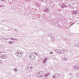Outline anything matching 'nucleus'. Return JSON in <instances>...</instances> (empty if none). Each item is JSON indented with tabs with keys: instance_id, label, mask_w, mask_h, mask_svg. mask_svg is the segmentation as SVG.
Here are the masks:
<instances>
[{
	"instance_id": "obj_28",
	"label": "nucleus",
	"mask_w": 79,
	"mask_h": 79,
	"mask_svg": "<svg viewBox=\"0 0 79 79\" xmlns=\"http://www.w3.org/2000/svg\"><path fill=\"white\" fill-rule=\"evenodd\" d=\"M73 23H72V24H71V25H73Z\"/></svg>"
},
{
	"instance_id": "obj_27",
	"label": "nucleus",
	"mask_w": 79,
	"mask_h": 79,
	"mask_svg": "<svg viewBox=\"0 0 79 79\" xmlns=\"http://www.w3.org/2000/svg\"><path fill=\"white\" fill-rule=\"evenodd\" d=\"M12 39H13V40H14V38H12Z\"/></svg>"
},
{
	"instance_id": "obj_8",
	"label": "nucleus",
	"mask_w": 79,
	"mask_h": 79,
	"mask_svg": "<svg viewBox=\"0 0 79 79\" xmlns=\"http://www.w3.org/2000/svg\"><path fill=\"white\" fill-rule=\"evenodd\" d=\"M73 68L74 69H76V70L79 69L78 65H75L73 67Z\"/></svg>"
},
{
	"instance_id": "obj_1",
	"label": "nucleus",
	"mask_w": 79,
	"mask_h": 79,
	"mask_svg": "<svg viewBox=\"0 0 79 79\" xmlns=\"http://www.w3.org/2000/svg\"><path fill=\"white\" fill-rule=\"evenodd\" d=\"M16 56H19V57H22L23 56V52L20 51H17L16 53Z\"/></svg>"
},
{
	"instance_id": "obj_23",
	"label": "nucleus",
	"mask_w": 79,
	"mask_h": 79,
	"mask_svg": "<svg viewBox=\"0 0 79 79\" xmlns=\"http://www.w3.org/2000/svg\"><path fill=\"white\" fill-rule=\"evenodd\" d=\"M2 5H0V7H2Z\"/></svg>"
},
{
	"instance_id": "obj_12",
	"label": "nucleus",
	"mask_w": 79,
	"mask_h": 79,
	"mask_svg": "<svg viewBox=\"0 0 79 79\" xmlns=\"http://www.w3.org/2000/svg\"><path fill=\"white\" fill-rule=\"evenodd\" d=\"M52 37V39H51V40L52 41H54V38L53 37Z\"/></svg>"
},
{
	"instance_id": "obj_30",
	"label": "nucleus",
	"mask_w": 79,
	"mask_h": 79,
	"mask_svg": "<svg viewBox=\"0 0 79 79\" xmlns=\"http://www.w3.org/2000/svg\"><path fill=\"white\" fill-rule=\"evenodd\" d=\"M42 0V1H44V0Z\"/></svg>"
},
{
	"instance_id": "obj_6",
	"label": "nucleus",
	"mask_w": 79,
	"mask_h": 79,
	"mask_svg": "<svg viewBox=\"0 0 79 79\" xmlns=\"http://www.w3.org/2000/svg\"><path fill=\"white\" fill-rule=\"evenodd\" d=\"M72 15H76L77 13V11H75L74 10H73L71 11Z\"/></svg>"
},
{
	"instance_id": "obj_22",
	"label": "nucleus",
	"mask_w": 79,
	"mask_h": 79,
	"mask_svg": "<svg viewBox=\"0 0 79 79\" xmlns=\"http://www.w3.org/2000/svg\"><path fill=\"white\" fill-rule=\"evenodd\" d=\"M2 2H3V1H5V0H1Z\"/></svg>"
},
{
	"instance_id": "obj_18",
	"label": "nucleus",
	"mask_w": 79,
	"mask_h": 79,
	"mask_svg": "<svg viewBox=\"0 0 79 79\" xmlns=\"http://www.w3.org/2000/svg\"><path fill=\"white\" fill-rule=\"evenodd\" d=\"M9 44H13V42L12 41H10L9 43Z\"/></svg>"
},
{
	"instance_id": "obj_13",
	"label": "nucleus",
	"mask_w": 79,
	"mask_h": 79,
	"mask_svg": "<svg viewBox=\"0 0 79 79\" xmlns=\"http://www.w3.org/2000/svg\"><path fill=\"white\" fill-rule=\"evenodd\" d=\"M62 60H67V58L64 57L62 58Z\"/></svg>"
},
{
	"instance_id": "obj_31",
	"label": "nucleus",
	"mask_w": 79,
	"mask_h": 79,
	"mask_svg": "<svg viewBox=\"0 0 79 79\" xmlns=\"http://www.w3.org/2000/svg\"><path fill=\"white\" fill-rule=\"evenodd\" d=\"M78 15H79V12L78 13Z\"/></svg>"
},
{
	"instance_id": "obj_20",
	"label": "nucleus",
	"mask_w": 79,
	"mask_h": 79,
	"mask_svg": "<svg viewBox=\"0 0 79 79\" xmlns=\"http://www.w3.org/2000/svg\"><path fill=\"white\" fill-rule=\"evenodd\" d=\"M57 52H61V50H58Z\"/></svg>"
},
{
	"instance_id": "obj_11",
	"label": "nucleus",
	"mask_w": 79,
	"mask_h": 79,
	"mask_svg": "<svg viewBox=\"0 0 79 79\" xmlns=\"http://www.w3.org/2000/svg\"><path fill=\"white\" fill-rule=\"evenodd\" d=\"M64 3L65 4H67V3H69V1H68V0H65L64 1Z\"/></svg>"
},
{
	"instance_id": "obj_3",
	"label": "nucleus",
	"mask_w": 79,
	"mask_h": 79,
	"mask_svg": "<svg viewBox=\"0 0 79 79\" xmlns=\"http://www.w3.org/2000/svg\"><path fill=\"white\" fill-rule=\"evenodd\" d=\"M42 73V71H40L38 72H37L36 74V76L37 77H40V74Z\"/></svg>"
},
{
	"instance_id": "obj_7",
	"label": "nucleus",
	"mask_w": 79,
	"mask_h": 79,
	"mask_svg": "<svg viewBox=\"0 0 79 79\" xmlns=\"http://www.w3.org/2000/svg\"><path fill=\"white\" fill-rule=\"evenodd\" d=\"M61 6H62V8H64L65 7V8H66L67 6L64 3H62V4H61Z\"/></svg>"
},
{
	"instance_id": "obj_9",
	"label": "nucleus",
	"mask_w": 79,
	"mask_h": 79,
	"mask_svg": "<svg viewBox=\"0 0 79 79\" xmlns=\"http://www.w3.org/2000/svg\"><path fill=\"white\" fill-rule=\"evenodd\" d=\"M32 68H32V66H28V69H29V71H32Z\"/></svg>"
},
{
	"instance_id": "obj_2",
	"label": "nucleus",
	"mask_w": 79,
	"mask_h": 79,
	"mask_svg": "<svg viewBox=\"0 0 79 79\" xmlns=\"http://www.w3.org/2000/svg\"><path fill=\"white\" fill-rule=\"evenodd\" d=\"M29 58L31 60H34L35 58V56L32 53H31L30 55L29 56Z\"/></svg>"
},
{
	"instance_id": "obj_19",
	"label": "nucleus",
	"mask_w": 79,
	"mask_h": 79,
	"mask_svg": "<svg viewBox=\"0 0 79 79\" xmlns=\"http://www.w3.org/2000/svg\"><path fill=\"white\" fill-rule=\"evenodd\" d=\"M79 44H76V47H79Z\"/></svg>"
},
{
	"instance_id": "obj_14",
	"label": "nucleus",
	"mask_w": 79,
	"mask_h": 79,
	"mask_svg": "<svg viewBox=\"0 0 79 79\" xmlns=\"http://www.w3.org/2000/svg\"><path fill=\"white\" fill-rule=\"evenodd\" d=\"M48 35V36H49V37H52V34H49Z\"/></svg>"
},
{
	"instance_id": "obj_21",
	"label": "nucleus",
	"mask_w": 79,
	"mask_h": 79,
	"mask_svg": "<svg viewBox=\"0 0 79 79\" xmlns=\"http://www.w3.org/2000/svg\"><path fill=\"white\" fill-rule=\"evenodd\" d=\"M55 76L53 75V78H55Z\"/></svg>"
},
{
	"instance_id": "obj_17",
	"label": "nucleus",
	"mask_w": 79,
	"mask_h": 79,
	"mask_svg": "<svg viewBox=\"0 0 79 79\" xmlns=\"http://www.w3.org/2000/svg\"><path fill=\"white\" fill-rule=\"evenodd\" d=\"M45 12H48V9L46 8V10H45Z\"/></svg>"
},
{
	"instance_id": "obj_26",
	"label": "nucleus",
	"mask_w": 79,
	"mask_h": 79,
	"mask_svg": "<svg viewBox=\"0 0 79 79\" xmlns=\"http://www.w3.org/2000/svg\"><path fill=\"white\" fill-rule=\"evenodd\" d=\"M26 1H29L30 0H25Z\"/></svg>"
},
{
	"instance_id": "obj_16",
	"label": "nucleus",
	"mask_w": 79,
	"mask_h": 79,
	"mask_svg": "<svg viewBox=\"0 0 79 79\" xmlns=\"http://www.w3.org/2000/svg\"><path fill=\"white\" fill-rule=\"evenodd\" d=\"M14 71H16V72H17L18 71V69H14Z\"/></svg>"
},
{
	"instance_id": "obj_5",
	"label": "nucleus",
	"mask_w": 79,
	"mask_h": 79,
	"mask_svg": "<svg viewBox=\"0 0 79 79\" xmlns=\"http://www.w3.org/2000/svg\"><path fill=\"white\" fill-rule=\"evenodd\" d=\"M48 59L47 58H44L43 60L42 63L43 64H44L46 63V62H47V61Z\"/></svg>"
},
{
	"instance_id": "obj_32",
	"label": "nucleus",
	"mask_w": 79,
	"mask_h": 79,
	"mask_svg": "<svg viewBox=\"0 0 79 79\" xmlns=\"http://www.w3.org/2000/svg\"><path fill=\"white\" fill-rule=\"evenodd\" d=\"M78 69H79V66H78Z\"/></svg>"
},
{
	"instance_id": "obj_29",
	"label": "nucleus",
	"mask_w": 79,
	"mask_h": 79,
	"mask_svg": "<svg viewBox=\"0 0 79 79\" xmlns=\"http://www.w3.org/2000/svg\"><path fill=\"white\" fill-rule=\"evenodd\" d=\"M15 31H17V30H15Z\"/></svg>"
},
{
	"instance_id": "obj_10",
	"label": "nucleus",
	"mask_w": 79,
	"mask_h": 79,
	"mask_svg": "<svg viewBox=\"0 0 79 79\" xmlns=\"http://www.w3.org/2000/svg\"><path fill=\"white\" fill-rule=\"evenodd\" d=\"M44 76V73H43V72H42V73H41L40 74V77H42Z\"/></svg>"
},
{
	"instance_id": "obj_25",
	"label": "nucleus",
	"mask_w": 79,
	"mask_h": 79,
	"mask_svg": "<svg viewBox=\"0 0 79 79\" xmlns=\"http://www.w3.org/2000/svg\"><path fill=\"white\" fill-rule=\"evenodd\" d=\"M52 53H53V52H51L50 53V54H52Z\"/></svg>"
},
{
	"instance_id": "obj_4",
	"label": "nucleus",
	"mask_w": 79,
	"mask_h": 79,
	"mask_svg": "<svg viewBox=\"0 0 79 79\" xmlns=\"http://www.w3.org/2000/svg\"><path fill=\"white\" fill-rule=\"evenodd\" d=\"M0 57L2 59H5L6 58V55H5V54H1L0 55Z\"/></svg>"
},
{
	"instance_id": "obj_24",
	"label": "nucleus",
	"mask_w": 79,
	"mask_h": 79,
	"mask_svg": "<svg viewBox=\"0 0 79 79\" xmlns=\"http://www.w3.org/2000/svg\"><path fill=\"white\" fill-rule=\"evenodd\" d=\"M35 54L36 55V56H37V54H36V53H35Z\"/></svg>"
},
{
	"instance_id": "obj_15",
	"label": "nucleus",
	"mask_w": 79,
	"mask_h": 79,
	"mask_svg": "<svg viewBox=\"0 0 79 79\" xmlns=\"http://www.w3.org/2000/svg\"><path fill=\"white\" fill-rule=\"evenodd\" d=\"M59 75V74H58V73H56L55 74V76H58Z\"/></svg>"
}]
</instances>
